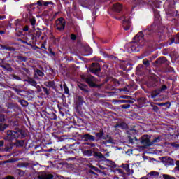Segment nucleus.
I'll list each match as a JSON object with an SVG mask.
<instances>
[{"mask_svg": "<svg viewBox=\"0 0 179 179\" xmlns=\"http://www.w3.org/2000/svg\"><path fill=\"white\" fill-rule=\"evenodd\" d=\"M89 71L91 73L96 75L99 78H101V67L100 66V64L97 62L92 63L89 67Z\"/></svg>", "mask_w": 179, "mask_h": 179, "instance_id": "8", "label": "nucleus"}, {"mask_svg": "<svg viewBox=\"0 0 179 179\" xmlns=\"http://www.w3.org/2000/svg\"><path fill=\"white\" fill-rule=\"evenodd\" d=\"M171 85V83H170V82L166 81L165 84L161 85V87L154 90L150 94L151 99H156L159 94L163 93V92H165V90H167V89L170 87Z\"/></svg>", "mask_w": 179, "mask_h": 179, "instance_id": "7", "label": "nucleus"}, {"mask_svg": "<svg viewBox=\"0 0 179 179\" xmlns=\"http://www.w3.org/2000/svg\"><path fill=\"white\" fill-rule=\"evenodd\" d=\"M131 48L132 52H138L139 51V45L138 44L131 45Z\"/></svg>", "mask_w": 179, "mask_h": 179, "instance_id": "40", "label": "nucleus"}, {"mask_svg": "<svg viewBox=\"0 0 179 179\" xmlns=\"http://www.w3.org/2000/svg\"><path fill=\"white\" fill-rule=\"evenodd\" d=\"M94 157H96V159H100L101 160H103L104 162L107 159L106 158V157H104L103 153L96 151L94 152Z\"/></svg>", "mask_w": 179, "mask_h": 179, "instance_id": "23", "label": "nucleus"}, {"mask_svg": "<svg viewBox=\"0 0 179 179\" xmlns=\"http://www.w3.org/2000/svg\"><path fill=\"white\" fill-rule=\"evenodd\" d=\"M149 174H150V176H155L156 177H159V172H156L155 171L150 172Z\"/></svg>", "mask_w": 179, "mask_h": 179, "instance_id": "61", "label": "nucleus"}, {"mask_svg": "<svg viewBox=\"0 0 179 179\" xmlns=\"http://www.w3.org/2000/svg\"><path fill=\"white\" fill-rule=\"evenodd\" d=\"M153 30H155L153 27H148L143 31H139L134 36L133 40H135L136 43H140L141 41H143L152 45L157 44V43H160V41H164V40H162V38H160L157 33L154 32Z\"/></svg>", "mask_w": 179, "mask_h": 179, "instance_id": "2", "label": "nucleus"}, {"mask_svg": "<svg viewBox=\"0 0 179 179\" xmlns=\"http://www.w3.org/2000/svg\"><path fill=\"white\" fill-rule=\"evenodd\" d=\"M47 117L52 120H55L57 118V115L54 113H48Z\"/></svg>", "mask_w": 179, "mask_h": 179, "instance_id": "36", "label": "nucleus"}, {"mask_svg": "<svg viewBox=\"0 0 179 179\" xmlns=\"http://www.w3.org/2000/svg\"><path fill=\"white\" fill-rule=\"evenodd\" d=\"M117 171L119 173V174H122V177H126L127 173H125V172H124V171L121 169H117Z\"/></svg>", "mask_w": 179, "mask_h": 179, "instance_id": "55", "label": "nucleus"}, {"mask_svg": "<svg viewBox=\"0 0 179 179\" xmlns=\"http://www.w3.org/2000/svg\"><path fill=\"white\" fill-rule=\"evenodd\" d=\"M94 136L90 134V133H86L84 134H80V137L83 141L84 146H88L86 148L90 149L91 148H96L97 143L94 142H99V141H106V143H114V139L111 136L107 134L106 136H104V130L101 129L99 132H92Z\"/></svg>", "mask_w": 179, "mask_h": 179, "instance_id": "1", "label": "nucleus"}, {"mask_svg": "<svg viewBox=\"0 0 179 179\" xmlns=\"http://www.w3.org/2000/svg\"><path fill=\"white\" fill-rule=\"evenodd\" d=\"M17 41H20V43H22V44H26L27 45H31V43H27V41L22 39V38H17Z\"/></svg>", "mask_w": 179, "mask_h": 179, "instance_id": "57", "label": "nucleus"}, {"mask_svg": "<svg viewBox=\"0 0 179 179\" xmlns=\"http://www.w3.org/2000/svg\"><path fill=\"white\" fill-rule=\"evenodd\" d=\"M169 45H173V44H179V32L176 34L171 36V38L168 40Z\"/></svg>", "mask_w": 179, "mask_h": 179, "instance_id": "15", "label": "nucleus"}, {"mask_svg": "<svg viewBox=\"0 0 179 179\" xmlns=\"http://www.w3.org/2000/svg\"><path fill=\"white\" fill-rule=\"evenodd\" d=\"M41 34H43V32H41V31H38L35 34H34L36 38H40V37H41Z\"/></svg>", "mask_w": 179, "mask_h": 179, "instance_id": "58", "label": "nucleus"}, {"mask_svg": "<svg viewBox=\"0 0 179 179\" xmlns=\"http://www.w3.org/2000/svg\"><path fill=\"white\" fill-rule=\"evenodd\" d=\"M81 5L84 8H93L94 5H96V3L94 2V0H81Z\"/></svg>", "mask_w": 179, "mask_h": 179, "instance_id": "16", "label": "nucleus"}, {"mask_svg": "<svg viewBox=\"0 0 179 179\" xmlns=\"http://www.w3.org/2000/svg\"><path fill=\"white\" fill-rule=\"evenodd\" d=\"M16 173H17L18 176L20 177L24 176V171H22V169H16Z\"/></svg>", "mask_w": 179, "mask_h": 179, "instance_id": "51", "label": "nucleus"}, {"mask_svg": "<svg viewBox=\"0 0 179 179\" xmlns=\"http://www.w3.org/2000/svg\"><path fill=\"white\" fill-rule=\"evenodd\" d=\"M36 75H38V76H40L41 78H43V76H44V73L40 69H36Z\"/></svg>", "mask_w": 179, "mask_h": 179, "instance_id": "48", "label": "nucleus"}, {"mask_svg": "<svg viewBox=\"0 0 179 179\" xmlns=\"http://www.w3.org/2000/svg\"><path fill=\"white\" fill-rule=\"evenodd\" d=\"M78 87L82 90V92H84V93H89V87H87L86 84L79 83L78 84Z\"/></svg>", "mask_w": 179, "mask_h": 179, "instance_id": "20", "label": "nucleus"}, {"mask_svg": "<svg viewBox=\"0 0 179 179\" xmlns=\"http://www.w3.org/2000/svg\"><path fill=\"white\" fill-rule=\"evenodd\" d=\"M24 82H27L29 85H31V86H34V87L37 85V82L34 79L30 78L24 80Z\"/></svg>", "mask_w": 179, "mask_h": 179, "instance_id": "29", "label": "nucleus"}, {"mask_svg": "<svg viewBox=\"0 0 179 179\" xmlns=\"http://www.w3.org/2000/svg\"><path fill=\"white\" fill-rule=\"evenodd\" d=\"M52 1H44L43 0H39L36 2L38 9H41V8L50 6V5H53Z\"/></svg>", "mask_w": 179, "mask_h": 179, "instance_id": "17", "label": "nucleus"}, {"mask_svg": "<svg viewBox=\"0 0 179 179\" xmlns=\"http://www.w3.org/2000/svg\"><path fill=\"white\" fill-rule=\"evenodd\" d=\"M147 87H160V85H163V83H159L157 78H151L147 83Z\"/></svg>", "mask_w": 179, "mask_h": 179, "instance_id": "12", "label": "nucleus"}, {"mask_svg": "<svg viewBox=\"0 0 179 179\" xmlns=\"http://www.w3.org/2000/svg\"><path fill=\"white\" fill-rule=\"evenodd\" d=\"M169 64H170V62L167 60V58H166V57L162 56L155 60L154 62V66H162V65H169Z\"/></svg>", "mask_w": 179, "mask_h": 179, "instance_id": "13", "label": "nucleus"}, {"mask_svg": "<svg viewBox=\"0 0 179 179\" xmlns=\"http://www.w3.org/2000/svg\"><path fill=\"white\" fill-rule=\"evenodd\" d=\"M30 24L31 26H36V23H37V21L36 20V17H32L29 19Z\"/></svg>", "mask_w": 179, "mask_h": 179, "instance_id": "46", "label": "nucleus"}, {"mask_svg": "<svg viewBox=\"0 0 179 179\" xmlns=\"http://www.w3.org/2000/svg\"><path fill=\"white\" fill-rule=\"evenodd\" d=\"M166 19L171 22V26L175 29L179 27V11L176 10H166Z\"/></svg>", "mask_w": 179, "mask_h": 179, "instance_id": "5", "label": "nucleus"}, {"mask_svg": "<svg viewBox=\"0 0 179 179\" xmlns=\"http://www.w3.org/2000/svg\"><path fill=\"white\" fill-rule=\"evenodd\" d=\"M128 65H131V64L129 62H127L124 65H122L121 69H122V71H128V69L127 68V66H128Z\"/></svg>", "mask_w": 179, "mask_h": 179, "instance_id": "53", "label": "nucleus"}, {"mask_svg": "<svg viewBox=\"0 0 179 179\" xmlns=\"http://www.w3.org/2000/svg\"><path fill=\"white\" fill-rule=\"evenodd\" d=\"M90 169H91L90 170H92V171H96V173H99V174H101L103 173V171H101V170L99 169V168H97V167H96V166H94L93 165H92L90 166Z\"/></svg>", "mask_w": 179, "mask_h": 179, "instance_id": "41", "label": "nucleus"}, {"mask_svg": "<svg viewBox=\"0 0 179 179\" xmlns=\"http://www.w3.org/2000/svg\"><path fill=\"white\" fill-rule=\"evenodd\" d=\"M143 64L145 65L146 66V68H148V66H150V62H149V60L148 59H144L143 60Z\"/></svg>", "mask_w": 179, "mask_h": 179, "instance_id": "49", "label": "nucleus"}, {"mask_svg": "<svg viewBox=\"0 0 179 179\" xmlns=\"http://www.w3.org/2000/svg\"><path fill=\"white\" fill-rule=\"evenodd\" d=\"M36 6H37V3L25 5V8H26L27 10L28 11V13H29V15H31V10H34V9H36V7H35Z\"/></svg>", "mask_w": 179, "mask_h": 179, "instance_id": "21", "label": "nucleus"}, {"mask_svg": "<svg viewBox=\"0 0 179 179\" xmlns=\"http://www.w3.org/2000/svg\"><path fill=\"white\" fill-rule=\"evenodd\" d=\"M115 128H120V129H128V124L125 122L117 123Z\"/></svg>", "mask_w": 179, "mask_h": 179, "instance_id": "25", "label": "nucleus"}, {"mask_svg": "<svg viewBox=\"0 0 179 179\" xmlns=\"http://www.w3.org/2000/svg\"><path fill=\"white\" fill-rule=\"evenodd\" d=\"M1 50H6V51H16V48L9 47L3 45H0Z\"/></svg>", "mask_w": 179, "mask_h": 179, "instance_id": "32", "label": "nucleus"}, {"mask_svg": "<svg viewBox=\"0 0 179 179\" xmlns=\"http://www.w3.org/2000/svg\"><path fill=\"white\" fill-rule=\"evenodd\" d=\"M105 162H108V164H110L109 166H110L112 169H115L117 167V165L115 164V162H114L112 160H110L108 159H106Z\"/></svg>", "mask_w": 179, "mask_h": 179, "instance_id": "38", "label": "nucleus"}, {"mask_svg": "<svg viewBox=\"0 0 179 179\" xmlns=\"http://www.w3.org/2000/svg\"><path fill=\"white\" fill-rule=\"evenodd\" d=\"M5 121H6L5 115L0 114V124H3V122H5Z\"/></svg>", "mask_w": 179, "mask_h": 179, "instance_id": "56", "label": "nucleus"}, {"mask_svg": "<svg viewBox=\"0 0 179 179\" xmlns=\"http://www.w3.org/2000/svg\"><path fill=\"white\" fill-rule=\"evenodd\" d=\"M70 38L71 40H72L73 41H75V40H76V38H78V37L76 36V35L75 34H71L70 35Z\"/></svg>", "mask_w": 179, "mask_h": 179, "instance_id": "62", "label": "nucleus"}, {"mask_svg": "<svg viewBox=\"0 0 179 179\" xmlns=\"http://www.w3.org/2000/svg\"><path fill=\"white\" fill-rule=\"evenodd\" d=\"M154 12V22L148 27H153V31L155 32L162 40H167L170 34L166 32V26L162 23V17L160 13L156 9H153Z\"/></svg>", "mask_w": 179, "mask_h": 179, "instance_id": "4", "label": "nucleus"}, {"mask_svg": "<svg viewBox=\"0 0 179 179\" xmlns=\"http://www.w3.org/2000/svg\"><path fill=\"white\" fill-rule=\"evenodd\" d=\"M151 107L152 108V111H154L155 113H159V108L157 107V106L151 103Z\"/></svg>", "mask_w": 179, "mask_h": 179, "instance_id": "54", "label": "nucleus"}, {"mask_svg": "<svg viewBox=\"0 0 179 179\" xmlns=\"http://www.w3.org/2000/svg\"><path fill=\"white\" fill-rule=\"evenodd\" d=\"M117 103H119V104H134V101L133 100H125V99H120V100H117Z\"/></svg>", "mask_w": 179, "mask_h": 179, "instance_id": "28", "label": "nucleus"}, {"mask_svg": "<svg viewBox=\"0 0 179 179\" xmlns=\"http://www.w3.org/2000/svg\"><path fill=\"white\" fill-rule=\"evenodd\" d=\"M159 142H160V137H156L151 141V143L153 145L154 143H159Z\"/></svg>", "mask_w": 179, "mask_h": 179, "instance_id": "59", "label": "nucleus"}, {"mask_svg": "<svg viewBox=\"0 0 179 179\" xmlns=\"http://www.w3.org/2000/svg\"><path fill=\"white\" fill-rule=\"evenodd\" d=\"M120 167L123 169L126 173H127V176H131V169H129V164H122Z\"/></svg>", "mask_w": 179, "mask_h": 179, "instance_id": "26", "label": "nucleus"}, {"mask_svg": "<svg viewBox=\"0 0 179 179\" xmlns=\"http://www.w3.org/2000/svg\"><path fill=\"white\" fill-rule=\"evenodd\" d=\"M127 138H128L129 143H132V144L135 143V142L134 141V140L138 141V138H136V137H134V138H132V137H131V136H128Z\"/></svg>", "mask_w": 179, "mask_h": 179, "instance_id": "45", "label": "nucleus"}, {"mask_svg": "<svg viewBox=\"0 0 179 179\" xmlns=\"http://www.w3.org/2000/svg\"><path fill=\"white\" fill-rule=\"evenodd\" d=\"M113 17L117 20H122L123 19L122 26L126 31L131 29V18L126 17L125 15H122L119 17L113 16Z\"/></svg>", "mask_w": 179, "mask_h": 179, "instance_id": "9", "label": "nucleus"}, {"mask_svg": "<svg viewBox=\"0 0 179 179\" xmlns=\"http://www.w3.org/2000/svg\"><path fill=\"white\" fill-rule=\"evenodd\" d=\"M18 103H20L22 107H27V106H29V102L24 99L18 100Z\"/></svg>", "mask_w": 179, "mask_h": 179, "instance_id": "35", "label": "nucleus"}, {"mask_svg": "<svg viewBox=\"0 0 179 179\" xmlns=\"http://www.w3.org/2000/svg\"><path fill=\"white\" fill-rule=\"evenodd\" d=\"M141 143L143 145L144 149H148L150 146H153V143L150 141V136L148 135L143 136L141 138Z\"/></svg>", "mask_w": 179, "mask_h": 179, "instance_id": "11", "label": "nucleus"}, {"mask_svg": "<svg viewBox=\"0 0 179 179\" xmlns=\"http://www.w3.org/2000/svg\"><path fill=\"white\" fill-rule=\"evenodd\" d=\"M84 156H87V157H91V156H94V151L93 150H87L83 151Z\"/></svg>", "mask_w": 179, "mask_h": 179, "instance_id": "30", "label": "nucleus"}, {"mask_svg": "<svg viewBox=\"0 0 179 179\" xmlns=\"http://www.w3.org/2000/svg\"><path fill=\"white\" fill-rule=\"evenodd\" d=\"M55 29L58 31H64L65 30V26L66 25V21L64 17H59L55 22Z\"/></svg>", "mask_w": 179, "mask_h": 179, "instance_id": "10", "label": "nucleus"}, {"mask_svg": "<svg viewBox=\"0 0 179 179\" xmlns=\"http://www.w3.org/2000/svg\"><path fill=\"white\" fill-rule=\"evenodd\" d=\"M120 99H124V100H132V96L128 95H121Z\"/></svg>", "mask_w": 179, "mask_h": 179, "instance_id": "47", "label": "nucleus"}, {"mask_svg": "<svg viewBox=\"0 0 179 179\" xmlns=\"http://www.w3.org/2000/svg\"><path fill=\"white\" fill-rule=\"evenodd\" d=\"M176 165L177 166L175 167L174 170L179 171V160L176 161Z\"/></svg>", "mask_w": 179, "mask_h": 179, "instance_id": "64", "label": "nucleus"}, {"mask_svg": "<svg viewBox=\"0 0 179 179\" xmlns=\"http://www.w3.org/2000/svg\"><path fill=\"white\" fill-rule=\"evenodd\" d=\"M63 87H64L65 94H69V88H68V86L66 85V84H64Z\"/></svg>", "mask_w": 179, "mask_h": 179, "instance_id": "52", "label": "nucleus"}, {"mask_svg": "<svg viewBox=\"0 0 179 179\" xmlns=\"http://www.w3.org/2000/svg\"><path fill=\"white\" fill-rule=\"evenodd\" d=\"M10 130L6 131L5 141L13 142L16 139H24L27 136L26 131L19 127V122L16 120H11L10 122Z\"/></svg>", "mask_w": 179, "mask_h": 179, "instance_id": "3", "label": "nucleus"}, {"mask_svg": "<svg viewBox=\"0 0 179 179\" xmlns=\"http://www.w3.org/2000/svg\"><path fill=\"white\" fill-rule=\"evenodd\" d=\"M42 89L43 90V92L44 94L46 95V96H50V92H51V90L50 89H48L44 86H42Z\"/></svg>", "mask_w": 179, "mask_h": 179, "instance_id": "42", "label": "nucleus"}, {"mask_svg": "<svg viewBox=\"0 0 179 179\" xmlns=\"http://www.w3.org/2000/svg\"><path fill=\"white\" fill-rule=\"evenodd\" d=\"M54 178V175L52 174H45L39 176V179H52Z\"/></svg>", "mask_w": 179, "mask_h": 179, "instance_id": "34", "label": "nucleus"}, {"mask_svg": "<svg viewBox=\"0 0 179 179\" xmlns=\"http://www.w3.org/2000/svg\"><path fill=\"white\" fill-rule=\"evenodd\" d=\"M17 167H20V168H22V167H27V164L24 163V162H22L20 164H18L17 165Z\"/></svg>", "mask_w": 179, "mask_h": 179, "instance_id": "60", "label": "nucleus"}, {"mask_svg": "<svg viewBox=\"0 0 179 179\" xmlns=\"http://www.w3.org/2000/svg\"><path fill=\"white\" fill-rule=\"evenodd\" d=\"M1 68L6 69V71H12V66H10V64H9V63L2 64Z\"/></svg>", "mask_w": 179, "mask_h": 179, "instance_id": "37", "label": "nucleus"}, {"mask_svg": "<svg viewBox=\"0 0 179 179\" xmlns=\"http://www.w3.org/2000/svg\"><path fill=\"white\" fill-rule=\"evenodd\" d=\"M85 82L92 88L101 89L103 84H97V78L92 75L83 78Z\"/></svg>", "mask_w": 179, "mask_h": 179, "instance_id": "6", "label": "nucleus"}, {"mask_svg": "<svg viewBox=\"0 0 179 179\" xmlns=\"http://www.w3.org/2000/svg\"><path fill=\"white\" fill-rule=\"evenodd\" d=\"M15 62H17L18 64L20 62H27V57H23L22 55H17L15 56Z\"/></svg>", "mask_w": 179, "mask_h": 179, "instance_id": "22", "label": "nucleus"}, {"mask_svg": "<svg viewBox=\"0 0 179 179\" xmlns=\"http://www.w3.org/2000/svg\"><path fill=\"white\" fill-rule=\"evenodd\" d=\"M14 24L17 27L20 26V20L19 19L15 20L14 22Z\"/></svg>", "mask_w": 179, "mask_h": 179, "instance_id": "63", "label": "nucleus"}, {"mask_svg": "<svg viewBox=\"0 0 179 179\" xmlns=\"http://www.w3.org/2000/svg\"><path fill=\"white\" fill-rule=\"evenodd\" d=\"M83 103H85L83 96H78L77 99V107H80L83 106Z\"/></svg>", "mask_w": 179, "mask_h": 179, "instance_id": "31", "label": "nucleus"}, {"mask_svg": "<svg viewBox=\"0 0 179 179\" xmlns=\"http://www.w3.org/2000/svg\"><path fill=\"white\" fill-rule=\"evenodd\" d=\"M162 177L164 179H176V178L174 176H171L167 175V174H163Z\"/></svg>", "mask_w": 179, "mask_h": 179, "instance_id": "50", "label": "nucleus"}, {"mask_svg": "<svg viewBox=\"0 0 179 179\" xmlns=\"http://www.w3.org/2000/svg\"><path fill=\"white\" fill-rule=\"evenodd\" d=\"M13 149V143H9L5 148L6 152H10Z\"/></svg>", "mask_w": 179, "mask_h": 179, "instance_id": "39", "label": "nucleus"}, {"mask_svg": "<svg viewBox=\"0 0 179 179\" xmlns=\"http://www.w3.org/2000/svg\"><path fill=\"white\" fill-rule=\"evenodd\" d=\"M131 103H124L123 105H120V108H122L123 110H127L131 108Z\"/></svg>", "mask_w": 179, "mask_h": 179, "instance_id": "43", "label": "nucleus"}, {"mask_svg": "<svg viewBox=\"0 0 179 179\" xmlns=\"http://www.w3.org/2000/svg\"><path fill=\"white\" fill-rule=\"evenodd\" d=\"M13 143L14 146H16V148H23L24 146V140L16 139V142Z\"/></svg>", "mask_w": 179, "mask_h": 179, "instance_id": "27", "label": "nucleus"}, {"mask_svg": "<svg viewBox=\"0 0 179 179\" xmlns=\"http://www.w3.org/2000/svg\"><path fill=\"white\" fill-rule=\"evenodd\" d=\"M123 8L124 7L122 6L121 3H116L113 4L112 9L114 12H116V13H121V12H122Z\"/></svg>", "mask_w": 179, "mask_h": 179, "instance_id": "18", "label": "nucleus"}, {"mask_svg": "<svg viewBox=\"0 0 179 179\" xmlns=\"http://www.w3.org/2000/svg\"><path fill=\"white\" fill-rule=\"evenodd\" d=\"M157 106H159L160 107H166V108H170L171 106V103L169 101L165 102V103H157Z\"/></svg>", "mask_w": 179, "mask_h": 179, "instance_id": "33", "label": "nucleus"}, {"mask_svg": "<svg viewBox=\"0 0 179 179\" xmlns=\"http://www.w3.org/2000/svg\"><path fill=\"white\" fill-rule=\"evenodd\" d=\"M137 103L139 105V107H145L146 103H148V99L145 96H141L137 99Z\"/></svg>", "mask_w": 179, "mask_h": 179, "instance_id": "19", "label": "nucleus"}, {"mask_svg": "<svg viewBox=\"0 0 179 179\" xmlns=\"http://www.w3.org/2000/svg\"><path fill=\"white\" fill-rule=\"evenodd\" d=\"M43 85L46 86V87H49V89H54L55 87V81L54 80H50V81H45L43 83Z\"/></svg>", "mask_w": 179, "mask_h": 179, "instance_id": "24", "label": "nucleus"}, {"mask_svg": "<svg viewBox=\"0 0 179 179\" xmlns=\"http://www.w3.org/2000/svg\"><path fill=\"white\" fill-rule=\"evenodd\" d=\"M6 128H8L7 124L0 123V132L3 131L5 129H6Z\"/></svg>", "mask_w": 179, "mask_h": 179, "instance_id": "44", "label": "nucleus"}, {"mask_svg": "<svg viewBox=\"0 0 179 179\" xmlns=\"http://www.w3.org/2000/svg\"><path fill=\"white\" fill-rule=\"evenodd\" d=\"M161 161L162 163H164L166 167L174 166V159H171L170 157H163Z\"/></svg>", "mask_w": 179, "mask_h": 179, "instance_id": "14", "label": "nucleus"}]
</instances>
